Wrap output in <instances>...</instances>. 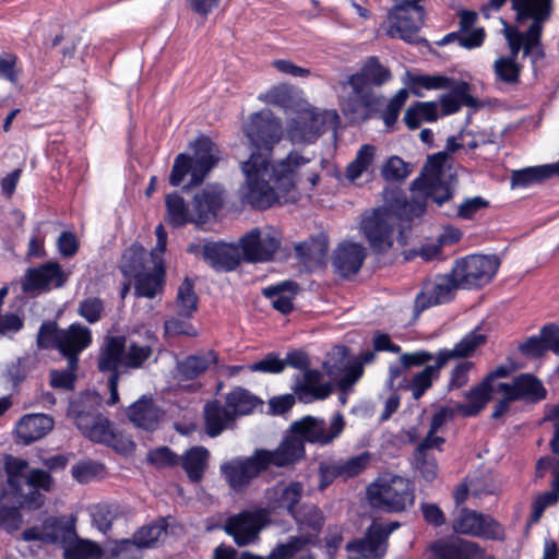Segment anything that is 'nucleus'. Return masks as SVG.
<instances>
[{
    "label": "nucleus",
    "instance_id": "obj_1",
    "mask_svg": "<svg viewBox=\"0 0 559 559\" xmlns=\"http://www.w3.org/2000/svg\"><path fill=\"white\" fill-rule=\"evenodd\" d=\"M242 131L254 151L241 164L246 177L240 188L241 200L260 210L295 201L296 182L302 176L300 169L310 159L292 152L277 164H270L273 148L284 133L281 120L270 109L249 115Z\"/></svg>",
    "mask_w": 559,
    "mask_h": 559
},
{
    "label": "nucleus",
    "instance_id": "obj_2",
    "mask_svg": "<svg viewBox=\"0 0 559 559\" xmlns=\"http://www.w3.org/2000/svg\"><path fill=\"white\" fill-rule=\"evenodd\" d=\"M102 396L95 392H88L70 403L68 416L73 420L75 427L88 440L96 443H104L118 451L132 448L130 440H122L115 431L111 421L99 412Z\"/></svg>",
    "mask_w": 559,
    "mask_h": 559
},
{
    "label": "nucleus",
    "instance_id": "obj_3",
    "mask_svg": "<svg viewBox=\"0 0 559 559\" xmlns=\"http://www.w3.org/2000/svg\"><path fill=\"white\" fill-rule=\"evenodd\" d=\"M512 9L516 13L518 23H522L528 17L533 19V22L524 34L503 22L504 36L511 50L509 57L516 59L522 46L525 56L531 53L543 56L538 48L543 29L542 23L551 14L552 0H512Z\"/></svg>",
    "mask_w": 559,
    "mask_h": 559
},
{
    "label": "nucleus",
    "instance_id": "obj_4",
    "mask_svg": "<svg viewBox=\"0 0 559 559\" xmlns=\"http://www.w3.org/2000/svg\"><path fill=\"white\" fill-rule=\"evenodd\" d=\"M286 450V445L275 450H257L246 459H235L221 465V472L230 488L242 491L261 472L275 467H288L296 453Z\"/></svg>",
    "mask_w": 559,
    "mask_h": 559
},
{
    "label": "nucleus",
    "instance_id": "obj_5",
    "mask_svg": "<svg viewBox=\"0 0 559 559\" xmlns=\"http://www.w3.org/2000/svg\"><path fill=\"white\" fill-rule=\"evenodd\" d=\"M344 426V417L340 413L332 417L329 425L322 419L306 416L292 424L289 431L278 447L285 444L287 453L293 451L296 453V457H293L289 463V466H292L305 456V441L328 444L341 435Z\"/></svg>",
    "mask_w": 559,
    "mask_h": 559
},
{
    "label": "nucleus",
    "instance_id": "obj_6",
    "mask_svg": "<svg viewBox=\"0 0 559 559\" xmlns=\"http://www.w3.org/2000/svg\"><path fill=\"white\" fill-rule=\"evenodd\" d=\"M193 156L183 153L176 156L169 175L171 186L179 187L187 175H190V181L183 186V190L201 185L219 159L218 148L206 136L198 138L193 144Z\"/></svg>",
    "mask_w": 559,
    "mask_h": 559
},
{
    "label": "nucleus",
    "instance_id": "obj_7",
    "mask_svg": "<svg viewBox=\"0 0 559 559\" xmlns=\"http://www.w3.org/2000/svg\"><path fill=\"white\" fill-rule=\"evenodd\" d=\"M150 345H139L134 342L127 344L124 336H110L106 338L98 359V369L102 372L115 370L123 374L130 369L141 368L152 356Z\"/></svg>",
    "mask_w": 559,
    "mask_h": 559
},
{
    "label": "nucleus",
    "instance_id": "obj_8",
    "mask_svg": "<svg viewBox=\"0 0 559 559\" xmlns=\"http://www.w3.org/2000/svg\"><path fill=\"white\" fill-rule=\"evenodd\" d=\"M367 496L373 508L388 512H401L412 507L415 500L411 481L392 474L379 476L367 488Z\"/></svg>",
    "mask_w": 559,
    "mask_h": 559
},
{
    "label": "nucleus",
    "instance_id": "obj_9",
    "mask_svg": "<svg viewBox=\"0 0 559 559\" xmlns=\"http://www.w3.org/2000/svg\"><path fill=\"white\" fill-rule=\"evenodd\" d=\"M383 97L365 85L358 76H348L341 83L340 109L352 122L367 120L382 106Z\"/></svg>",
    "mask_w": 559,
    "mask_h": 559
},
{
    "label": "nucleus",
    "instance_id": "obj_10",
    "mask_svg": "<svg viewBox=\"0 0 559 559\" xmlns=\"http://www.w3.org/2000/svg\"><path fill=\"white\" fill-rule=\"evenodd\" d=\"M401 214L390 209H377L364 217L361 230L374 252H386L393 245V233L399 228V242L406 243Z\"/></svg>",
    "mask_w": 559,
    "mask_h": 559
},
{
    "label": "nucleus",
    "instance_id": "obj_11",
    "mask_svg": "<svg viewBox=\"0 0 559 559\" xmlns=\"http://www.w3.org/2000/svg\"><path fill=\"white\" fill-rule=\"evenodd\" d=\"M299 530L308 533L307 536H294L286 543L277 545L270 554L269 559H286L300 551L313 536H317L324 526L325 516L322 510L313 503H302L292 515Z\"/></svg>",
    "mask_w": 559,
    "mask_h": 559
},
{
    "label": "nucleus",
    "instance_id": "obj_12",
    "mask_svg": "<svg viewBox=\"0 0 559 559\" xmlns=\"http://www.w3.org/2000/svg\"><path fill=\"white\" fill-rule=\"evenodd\" d=\"M499 265L496 255L471 254L456 261L452 272L460 288H481L491 282Z\"/></svg>",
    "mask_w": 559,
    "mask_h": 559
},
{
    "label": "nucleus",
    "instance_id": "obj_13",
    "mask_svg": "<svg viewBox=\"0 0 559 559\" xmlns=\"http://www.w3.org/2000/svg\"><path fill=\"white\" fill-rule=\"evenodd\" d=\"M393 8L386 16V35L391 38H401L408 44L418 41L417 33L425 19V9L420 4L394 1Z\"/></svg>",
    "mask_w": 559,
    "mask_h": 559
},
{
    "label": "nucleus",
    "instance_id": "obj_14",
    "mask_svg": "<svg viewBox=\"0 0 559 559\" xmlns=\"http://www.w3.org/2000/svg\"><path fill=\"white\" fill-rule=\"evenodd\" d=\"M145 249L141 245H132L123 258L130 260L128 269L135 277L134 293L136 297L154 298L163 290L164 269L155 266L153 272H145L143 259Z\"/></svg>",
    "mask_w": 559,
    "mask_h": 559
},
{
    "label": "nucleus",
    "instance_id": "obj_15",
    "mask_svg": "<svg viewBox=\"0 0 559 559\" xmlns=\"http://www.w3.org/2000/svg\"><path fill=\"white\" fill-rule=\"evenodd\" d=\"M455 534L502 540L504 530L493 518L467 508H462L452 522Z\"/></svg>",
    "mask_w": 559,
    "mask_h": 559
},
{
    "label": "nucleus",
    "instance_id": "obj_16",
    "mask_svg": "<svg viewBox=\"0 0 559 559\" xmlns=\"http://www.w3.org/2000/svg\"><path fill=\"white\" fill-rule=\"evenodd\" d=\"M370 461L371 455L368 452L322 461L319 464V489H325L337 478L347 480L360 475L369 466Z\"/></svg>",
    "mask_w": 559,
    "mask_h": 559
},
{
    "label": "nucleus",
    "instance_id": "obj_17",
    "mask_svg": "<svg viewBox=\"0 0 559 559\" xmlns=\"http://www.w3.org/2000/svg\"><path fill=\"white\" fill-rule=\"evenodd\" d=\"M243 260L247 262L270 261L281 246V234L278 230L266 227L254 228L240 239Z\"/></svg>",
    "mask_w": 559,
    "mask_h": 559
},
{
    "label": "nucleus",
    "instance_id": "obj_18",
    "mask_svg": "<svg viewBox=\"0 0 559 559\" xmlns=\"http://www.w3.org/2000/svg\"><path fill=\"white\" fill-rule=\"evenodd\" d=\"M457 288L459 282L455 281L453 272L427 280L415 299L416 314L429 307L450 301Z\"/></svg>",
    "mask_w": 559,
    "mask_h": 559
},
{
    "label": "nucleus",
    "instance_id": "obj_19",
    "mask_svg": "<svg viewBox=\"0 0 559 559\" xmlns=\"http://www.w3.org/2000/svg\"><path fill=\"white\" fill-rule=\"evenodd\" d=\"M428 550L435 559H495L477 543L453 536L432 542Z\"/></svg>",
    "mask_w": 559,
    "mask_h": 559
},
{
    "label": "nucleus",
    "instance_id": "obj_20",
    "mask_svg": "<svg viewBox=\"0 0 559 559\" xmlns=\"http://www.w3.org/2000/svg\"><path fill=\"white\" fill-rule=\"evenodd\" d=\"M399 526V523H391L384 526L381 523H372L367 530L365 537L349 542L346 545L348 551L356 552L361 558L381 559L386 552V540L389 535Z\"/></svg>",
    "mask_w": 559,
    "mask_h": 559
},
{
    "label": "nucleus",
    "instance_id": "obj_21",
    "mask_svg": "<svg viewBox=\"0 0 559 559\" xmlns=\"http://www.w3.org/2000/svg\"><path fill=\"white\" fill-rule=\"evenodd\" d=\"M92 343L91 330L81 324L73 323L60 330L58 350L67 358L71 369H78L79 355Z\"/></svg>",
    "mask_w": 559,
    "mask_h": 559
},
{
    "label": "nucleus",
    "instance_id": "obj_22",
    "mask_svg": "<svg viewBox=\"0 0 559 559\" xmlns=\"http://www.w3.org/2000/svg\"><path fill=\"white\" fill-rule=\"evenodd\" d=\"M324 115L311 109L299 111L288 123V136L294 143H312L323 132Z\"/></svg>",
    "mask_w": 559,
    "mask_h": 559
},
{
    "label": "nucleus",
    "instance_id": "obj_23",
    "mask_svg": "<svg viewBox=\"0 0 559 559\" xmlns=\"http://www.w3.org/2000/svg\"><path fill=\"white\" fill-rule=\"evenodd\" d=\"M293 391L302 403H311L326 399L333 391L330 382L323 381V373L317 369H307L301 376H297Z\"/></svg>",
    "mask_w": 559,
    "mask_h": 559
},
{
    "label": "nucleus",
    "instance_id": "obj_24",
    "mask_svg": "<svg viewBox=\"0 0 559 559\" xmlns=\"http://www.w3.org/2000/svg\"><path fill=\"white\" fill-rule=\"evenodd\" d=\"M261 527L260 515L251 511H242L239 514L229 516L224 525L226 533L233 536L238 546H246L254 542Z\"/></svg>",
    "mask_w": 559,
    "mask_h": 559
},
{
    "label": "nucleus",
    "instance_id": "obj_25",
    "mask_svg": "<svg viewBox=\"0 0 559 559\" xmlns=\"http://www.w3.org/2000/svg\"><path fill=\"white\" fill-rule=\"evenodd\" d=\"M55 488V480L51 475L44 469H32L28 472L27 483L24 489L20 492L19 500H14L19 504L27 509H38L44 503V496L38 491H51Z\"/></svg>",
    "mask_w": 559,
    "mask_h": 559
},
{
    "label": "nucleus",
    "instance_id": "obj_26",
    "mask_svg": "<svg viewBox=\"0 0 559 559\" xmlns=\"http://www.w3.org/2000/svg\"><path fill=\"white\" fill-rule=\"evenodd\" d=\"M129 420L146 431H154L163 421L165 413L151 396L142 395L127 409Z\"/></svg>",
    "mask_w": 559,
    "mask_h": 559
},
{
    "label": "nucleus",
    "instance_id": "obj_27",
    "mask_svg": "<svg viewBox=\"0 0 559 559\" xmlns=\"http://www.w3.org/2000/svg\"><path fill=\"white\" fill-rule=\"evenodd\" d=\"M497 390L509 394V399H526L538 402L546 397L547 391L542 381L531 373H522L515 377L512 383H498Z\"/></svg>",
    "mask_w": 559,
    "mask_h": 559
},
{
    "label": "nucleus",
    "instance_id": "obj_28",
    "mask_svg": "<svg viewBox=\"0 0 559 559\" xmlns=\"http://www.w3.org/2000/svg\"><path fill=\"white\" fill-rule=\"evenodd\" d=\"M67 276L58 263H46L36 269H29L23 282V290L28 293L38 289L61 287Z\"/></svg>",
    "mask_w": 559,
    "mask_h": 559
},
{
    "label": "nucleus",
    "instance_id": "obj_29",
    "mask_svg": "<svg viewBox=\"0 0 559 559\" xmlns=\"http://www.w3.org/2000/svg\"><path fill=\"white\" fill-rule=\"evenodd\" d=\"M202 255L217 271H233L241 261L238 247L225 242H206Z\"/></svg>",
    "mask_w": 559,
    "mask_h": 559
},
{
    "label": "nucleus",
    "instance_id": "obj_30",
    "mask_svg": "<svg viewBox=\"0 0 559 559\" xmlns=\"http://www.w3.org/2000/svg\"><path fill=\"white\" fill-rule=\"evenodd\" d=\"M367 257L366 248L356 242L340 245L333 258V265L341 276L347 277L356 274Z\"/></svg>",
    "mask_w": 559,
    "mask_h": 559
},
{
    "label": "nucleus",
    "instance_id": "obj_31",
    "mask_svg": "<svg viewBox=\"0 0 559 559\" xmlns=\"http://www.w3.org/2000/svg\"><path fill=\"white\" fill-rule=\"evenodd\" d=\"M329 242L324 235L311 237L295 247L298 261L308 270L313 271L324 264Z\"/></svg>",
    "mask_w": 559,
    "mask_h": 559
},
{
    "label": "nucleus",
    "instance_id": "obj_32",
    "mask_svg": "<svg viewBox=\"0 0 559 559\" xmlns=\"http://www.w3.org/2000/svg\"><path fill=\"white\" fill-rule=\"evenodd\" d=\"M218 355L214 350H204L189 355L176 365V377L179 380H194L204 374L211 366H215Z\"/></svg>",
    "mask_w": 559,
    "mask_h": 559
},
{
    "label": "nucleus",
    "instance_id": "obj_33",
    "mask_svg": "<svg viewBox=\"0 0 559 559\" xmlns=\"http://www.w3.org/2000/svg\"><path fill=\"white\" fill-rule=\"evenodd\" d=\"M304 490L302 483L292 480L275 485L267 495L274 508L283 509L292 516L299 508Z\"/></svg>",
    "mask_w": 559,
    "mask_h": 559
},
{
    "label": "nucleus",
    "instance_id": "obj_34",
    "mask_svg": "<svg viewBox=\"0 0 559 559\" xmlns=\"http://www.w3.org/2000/svg\"><path fill=\"white\" fill-rule=\"evenodd\" d=\"M53 427V419L45 414H28L16 425V436L24 444L45 437Z\"/></svg>",
    "mask_w": 559,
    "mask_h": 559
},
{
    "label": "nucleus",
    "instance_id": "obj_35",
    "mask_svg": "<svg viewBox=\"0 0 559 559\" xmlns=\"http://www.w3.org/2000/svg\"><path fill=\"white\" fill-rule=\"evenodd\" d=\"M76 518L59 516L49 518L44 522L43 542L48 544H58L62 549L75 537Z\"/></svg>",
    "mask_w": 559,
    "mask_h": 559
},
{
    "label": "nucleus",
    "instance_id": "obj_36",
    "mask_svg": "<svg viewBox=\"0 0 559 559\" xmlns=\"http://www.w3.org/2000/svg\"><path fill=\"white\" fill-rule=\"evenodd\" d=\"M222 189L218 186H207L193 198L195 223H205L214 217L223 204Z\"/></svg>",
    "mask_w": 559,
    "mask_h": 559
},
{
    "label": "nucleus",
    "instance_id": "obj_37",
    "mask_svg": "<svg viewBox=\"0 0 559 559\" xmlns=\"http://www.w3.org/2000/svg\"><path fill=\"white\" fill-rule=\"evenodd\" d=\"M28 463L25 460L8 456L4 461V469L7 474V484L3 488V498L13 496L12 502L19 500L20 492L23 491L25 483H27Z\"/></svg>",
    "mask_w": 559,
    "mask_h": 559
},
{
    "label": "nucleus",
    "instance_id": "obj_38",
    "mask_svg": "<svg viewBox=\"0 0 559 559\" xmlns=\"http://www.w3.org/2000/svg\"><path fill=\"white\" fill-rule=\"evenodd\" d=\"M204 419L206 433L213 438L221 435L224 430L233 428L236 421L227 404L222 405L217 400L205 405Z\"/></svg>",
    "mask_w": 559,
    "mask_h": 559
},
{
    "label": "nucleus",
    "instance_id": "obj_39",
    "mask_svg": "<svg viewBox=\"0 0 559 559\" xmlns=\"http://www.w3.org/2000/svg\"><path fill=\"white\" fill-rule=\"evenodd\" d=\"M451 92L440 97V105L443 115H451L460 110L462 106L475 107L477 104L476 98L469 94V84L460 81L454 82Z\"/></svg>",
    "mask_w": 559,
    "mask_h": 559
},
{
    "label": "nucleus",
    "instance_id": "obj_40",
    "mask_svg": "<svg viewBox=\"0 0 559 559\" xmlns=\"http://www.w3.org/2000/svg\"><path fill=\"white\" fill-rule=\"evenodd\" d=\"M445 366L444 357L436 355L433 365L426 366L421 371L415 373L407 384L414 400H419L433 382L440 378V371Z\"/></svg>",
    "mask_w": 559,
    "mask_h": 559
},
{
    "label": "nucleus",
    "instance_id": "obj_41",
    "mask_svg": "<svg viewBox=\"0 0 559 559\" xmlns=\"http://www.w3.org/2000/svg\"><path fill=\"white\" fill-rule=\"evenodd\" d=\"M298 285L293 281H285L263 289V295L270 299L277 311L286 314L293 310V300L297 294Z\"/></svg>",
    "mask_w": 559,
    "mask_h": 559
},
{
    "label": "nucleus",
    "instance_id": "obj_42",
    "mask_svg": "<svg viewBox=\"0 0 559 559\" xmlns=\"http://www.w3.org/2000/svg\"><path fill=\"white\" fill-rule=\"evenodd\" d=\"M209 451L203 447L189 449L183 456H180V465L192 483H199L209 465Z\"/></svg>",
    "mask_w": 559,
    "mask_h": 559
},
{
    "label": "nucleus",
    "instance_id": "obj_43",
    "mask_svg": "<svg viewBox=\"0 0 559 559\" xmlns=\"http://www.w3.org/2000/svg\"><path fill=\"white\" fill-rule=\"evenodd\" d=\"M487 336L478 330L472 331L464 336L452 349H441L438 352L440 357H444L445 365L451 359L466 358L475 354L478 347L484 345Z\"/></svg>",
    "mask_w": 559,
    "mask_h": 559
},
{
    "label": "nucleus",
    "instance_id": "obj_44",
    "mask_svg": "<svg viewBox=\"0 0 559 559\" xmlns=\"http://www.w3.org/2000/svg\"><path fill=\"white\" fill-rule=\"evenodd\" d=\"M491 391L499 392L497 386H488V380H483L478 385L466 392L467 402L460 404L457 409L465 417L476 416L489 402Z\"/></svg>",
    "mask_w": 559,
    "mask_h": 559
},
{
    "label": "nucleus",
    "instance_id": "obj_45",
    "mask_svg": "<svg viewBox=\"0 0 559 559\" xmlns=\"http://www.w3.org/2000/svg\"><path fill=\"white\" fill-rule=\"evenodd\" d=\"M552 175H559V162L551 165H542L514 170L511 177L512 187H527L539 182Z\"/></svg>",
    "mask_w": 559,
    "mask_h": 559
},
{
    "label": "nucleus",
    "instance_id": "obj_46",
    "mask_svg": "<svg viewBox=\"0 0 559 559\" xmlns=\"http://www.w3.org/2000/svg\"><path fill=\"white\" fill-rule=\"evenodd\" d=\"M225 402L235 419L251 414L262 403L255 395L240 386L230 391L226 395Z\"/></svg>",
    "mask_w": 559,
    "mask_h": 559
},
{
    "label": "nucleus",
    "instance_id": "obj_47",
    "mask_svg": "<svg viewBox=\"0 0 559 559\" xmlns=\"http://www.w3.org/2000/svg\"><path fill=\"white\" fill-rule=\"evenodd\" d=\"M104 555L102 547L93 540L75 537L63 548V559H100Z\"/></svg>",
    "mask_w": 559,
    "mask_h": 559
},
{
    "label": "nucleus",
    "instance_id": "obj_48",
    "mask_svg": "<svg viewBox=\"0 0 559 559\" xmlns=\"http://www.w3.org/2000/svg\"><path fill=\"white\" fill-rule=\"evenodd\" d=\"M167 222L174 227H181L189 222L195 223L194 212L190 213L182 197L174 192L166 197Z\"/></svg>",
    "mask_w": 559,
    "mask_h": 559
},
{
    "label": "nucleus",
    "instance_id": "obj_49",
    "mask_svg": "<svg viewBox=\"0 0 559 559\" xmlns=\"http://www.w3.org/2000/svg\"><path fill=\"white\" fill-rule=\"evenodd\" d=\"M454 181H456V178L450 175L449 182L440 183L438 187H435L436 181L427 183V180L419 178L412 183V187L413 190L421 191L425 195L430 197L433 202L441 206L452 199L454 193Z\"/></svg>",
    "mask_w": 559,
    "mask_h": 559
},
{
    "label": "nucleus",
    "instance_id": "obj_50",
    "mask_svg": "<svg viewBox=\"0 0 559 559\" xmlns=\"http://www.w3.org/2000/svg\"><path fill=\"white\" fill-rule=\"evenodd\" d=\"M352 75L361 79L362 83L370 88L381 86L392 78L389 68L382 66L376 57H370L361 70Z\"/></svg>",
    "mask_w": 559,
    "mask_h": 559
},
{
    "label": "nucleus",
    "instance_id": "obj_51",
    "mask_svg": "<svg viewBox=\"0 0 559 559\" xmlns=\"http://www.w3.org/2000/svg\"><path fill=\"white\" fill-rule=\"evenodd\" d=\"M376 155V147L371 144H364L357 152L356 157L352 160L345 170V177L349 181H356L364 174L371 170Z\"/></svg>",
    "mask_w": 559,
    "mask_h": 559
},
{
    "label": "nucleus",
    "instance_id": "obj_52",
    "mask_svg": "<svg viewBox=\"0 0 559 559\" xmlns=\"http://www.w3.org/2000/svg\"><path fill=\"white\" fill-rule=\"evenodd\" d=\"M438 118V107L436 103H416L408 107L404 114V121L408 129L419 128L421 121H436Z\"/></svg>",
    "mask_w": 559,
    "mask_h": 559
},
{
    "label": "nucleus",
    "instance_id": "obj_53",
    "mask_svg": "<svg viewBox=\"0 0 559 559\" xmlns=\"http://www.w3.org/2000/svg\"><path fill=\"white\" fill-rule=\"evenodd\" d=\"M176 307L178 316L185 319L191 318L198 309V297L189 278H186L178 288Z\"/></svg>",
    "mask_w": 559,
    "mask_h": 559
},
{
    "label": "nucleus",
    "instance_id": "obj_54",
    "mask_svg": "<svg viewBox=\"0 0 559 559\" xmlns=\"http://www.w3.org/2000/svg\"><path fill=\"white\" fill-rule=\"evenodd\" d=\"M492 68L499 82L511 86L520 83L522 67L516 62V59L506 56L499 57L495 60Z\"/></svg>",
    "mask_w": 559,
    "mask_h": 559
},
{
    "label": "nucleus",
    "instance_id": "obj_55",
    "mask_svg": "<svg viewBox=\"0 0 559 559\" xmlns=\"http://www.w3.org/2000/svg\"><path fill=\"white\" fill-rule=\"evenodd\" d=\"M13 496L3 498V492L0 496V527L13 532L20 528L22 518L19 512V504L12 502Z\"/></svg>",
    "mask_w": 559,
    "mask_h": 559
},
{
    "label": "nucleus",
    "instance_id": "obj_56",
    "mask_svg": "<svg viewBox=\"0 0 559 559\" xmlns=\"http://www.w3.org/2000/svg\"><path fill=\"white\" fill-rule=\"evenodd\" d=\"M166 533V523L164 520L140 527L133 535L138 547L150 548Z\"/></svg>",
    "mask_w": 559,
    "mask_h": 559
},
{
    "label": "nucleus",
    "instance_id": "obj_57",
    "mask_svg": "<svg viewBox=\"0 0 559 559\" xmlns=\"http://www.w3.org/2000/svg\"><path fill=\"white\" fill-rule=\"evenodd\" d=\"M349 362L348 349L345 346H334L323 361V368L331 378H337L338 374L347 369Z\"/></svg>",
    "mask_w": 559,
    "mask_h": 559
},
{
    "label": "nucleus",
    "instance_id": "obj_58",
    "mask_svg": "<svg viewBox=\"0 0 559 559\" xmlns=\"http://www.w3.org/2000/svg\"><path fill=\"white\" fill-rule=\"evenodd\" d=\"M104 474V465L92 461L84 460L74 464L71 468L72 477L80 484H86Z\"/></svg>",
    "mask_w": 559,
    "mask_h": 559
},
{
    "label": "nucleus",
    "instance_id": "obj_59",
    "mask_svg": "<svg viewBox=\"0 0 559 559\" xmlns=\"http://www.w3.org/2000/svg\"><path fill=\"white\" fill-rule=\"evenodd\" d=\"M411 171L409 165L399 156H391L381 169L382 177L386 181H402L409 176Z\"/></svg>",
    "mask_w": 559,
    "mask_h": 559
},
{
    "label": "nucleus",
    "instance_id": "obj_60",
    "mask_svg": "<svg viewBox=\"0 0 559 559\" xmlns=\"http://www.w3.org/2000/svg\"><path fill=\"white\" fill-rule=\"evenodd\" d=\"M60 329L55 321H45L37 333L36 344L38 348H57L59 344Z\"/></svg>",
    "mask_w": 559,
    "mask_h": 559
},
{
    "label": "nucleus",
    "instance_id": "obj_61",
    "mask_svg": "<svg viewBox=\"0 0 559 559\" xmlns=\"http://www.w3.org/2000/svg\"><path fill=\"white\" fill-rule=\"evenodd\" d=\"M138 543L135 539H121L108 548L106 559H139Z\"/></svg>",
    "mask_w": 559,
    "mask_h": 559
},
{
    "label": "nucleus",
    "instance_id": "obj_62",
    "mask_svg": "<svg viewBox=\"0 0 559 559\" xmlns=\"http://www.w3.org/2000/svg\"><path fill=\"white\" fill-rule=\"evenodd\" d=\"M104 309V301L100 298L88 297L79 304L78 313L93 324L102 319Z\"/></svg>",
    "mask_w": 559,
    "mask_h": 559
},
{
    "label": "nucleus",
    "instance_id": "obj_63",
    "mask_svg": "<svg viewBox=\"0 0 559 559\" xmlns=\"http://www.w3.org/2000/svg\"><path fill=\"white\" fill-rule=\"evenodd\" d=\"M408 98V92L404 88L400 90L388 103L383 114L382 118L384 121V124L388 128H391L395 124L399 118V114L404 106L405 102Z\"/></svg>",
    "mask_w": 559,
    "mask_h": 559
},
{
    "label": "nucleus",
    "instance_id": "obj_64",
    "mask_svg": "<svg viewBox=\"0 0 559 559\" xmlns=\"http://www.w3.org/2000/svg\"><path fill=\"white\" fill-rule=\"evenodd\" d=\"M118 508L111 504H98L95 507L93 516L94 525L103 533L109 531L114 519L117 515Z\"/></svg>",
    "mask_w": 559,
    "mask_h": 559
}]
</instances>
